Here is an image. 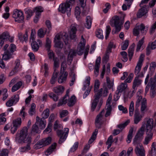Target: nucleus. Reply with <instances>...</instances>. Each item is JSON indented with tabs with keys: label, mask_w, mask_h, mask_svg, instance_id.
<instances>
[{
	"label": "nucleus",
	"mask_w": 156,
	"mask_h": 156,
	"mask_svg": "<svg viewBox=\"0 0 156 156\" xmlns=\"http://www.w3.org/2000/svg\"><path fill=\"white\" fill-rule=\"evenodd\" d=\"M90 77L89 76H87L86 77V80L85 81V83L86 84L84 85L83 89L85 90L87 87H89L90 83Z\"/></svg>",
	"instance_id": "obj_51"
},
{
	"label": "nucleus",
	"mask_w": 156,
	"mask_h": 156,
	"mask_svg": "<svg viewBox=\"0 0 156 156\" xmlns=\"http://www.w3.org/2000/svg\"><path fill=\"white\" fill-rule=\"evenodd\" d=\"M85 44V40L83 36H82L81 40L78 45L76 49V53L79 55H81L83 54Z\"/></svg>",
	"instance_id": "obj_12"
},
{
	"label": "nucleus",
	"mask_w": 156,
	"mask_h": 156,
	"mask_svg": "<svg viewBox=\"0 0 156 156\" xmlns=\"http://www.w3.org/2000/svg\"><path fill=\"white\" fill-rule=\"evenodd\" d=\"M28 32L27 31H26L25 33L24 34H23L21 33H19L18 34V37L19 40L20 41H26L28 39Z\"/></svg>",
	"instance_id": "obj_30"
},
{
	"label": "nucleus",
	"mask_w": 156,
	"mask_h": 156,
	"mask_svg": "<svg viewBox=\"0 0 156 156\" xmlns=\"http://www.w3.org/2000/svg\"><path fill=\"white\" fill-rule=\"evenodd\" d=\"M15 66L14 69L10 73L12 75L20 71L22 68V66L20 65V62L19 60H16L15 62Z\"/></svg>",
	"instance_id": "obj_25"
},
{
	"label": "nucleus",
	"mask_w": 156,
	"mask_h": 156,
	"mask_svg": "<svg viewBox=\"0 0 156 156\" xmlns=\"http://www.w3.org/2000/svg\"><path fill=\"white\" fill-rule=\"evenodd\" d=\"M134 51V49L133 46L130 47L128 49V55L130 61L131 60L133 55Z\"/></svg>",
	"instance_id": "obj_48"
},
{
	"label": "nucleus",
	"mask_w": 156,
	"mask_h": 156,
	"mask_svg": "<svg viewBox=\"0 0 156 156\" xmlns=\"http://www.w3.org/2000/svg\"><path fill=\"white\" fill-rule=\"evenodd\" d=\"M78 25L76 23L72 24L70 27V29L69 32V35L71 39H74L76 36V33L77 31V28Z\"/></svg>",
	"instance_id": "obj_16"
},
{
	"label": "nucleus",
	"mask_w": 156,
	"mask_h": 156,
	"mask_svg": "<svg viewBox=\"0 0 156 156\" xmlns=\"http://www.w3.org/2000/svg\"><path fill=\"white\" fill-rule=\"evenodd\" d=\"M113 142V136L112 135H110L108 138L107 142H106V144L108 145L107 147V149H108L111 146L112 142Z\"/></svg>",
	"instance_id": "obj_44"
},
{
	"label": "nucleus",
	"mask_w": 156,
	"mask_h": 156,
	"mask_svg": "<svg viewBox=\"0 0 156 156\" xmlns=\"http://www.w3.org/2000/svg\"><path fill=\"white\" fill-rule=\"evenodd\" d=\"M28 130L27 127H24L20 131V134L17 133L16 135V139L18 142L23 141L24 143H30L31 138L30 137H27V135Z\"/></svg>",
	"instance_id": "obj_3"
},
{
	"label": "nucleus",
	"mask_w": 156,
	"mask_h": 156,
	"mask_svg": "<svg viewBox=\"0 0 156 156\" xmlns=\"http://www.w3.org/2000/svg\"><path fill=\"white\" fill-rule=\"evenodd\" d=\"M36 123L39 125L40 128L41 129H43L46 126V123L45 120L43 118L40 119L38 116L36 118Z\"/></svg>",
	"instance_id": "obj_22"
},
{
	"label": "nucleus",
	"mask_w": 156,
	"mask_h": 156,
	"mask_svg": "<svg viewBox=\"0 0 156 156\" xmlns=\"http://www.w3.org/2000/svg\"><path fill=\"white\" fill-rule=\"evenodd\" d=\"M27 145L26 146L22 147L20 148V151L22 152L27 151L30 149V144L27 143Z\"/></svg>",
	"instance_id": "obj_46"
},
{
	"label": "nucleus",
	"mask_w": 156,
	"mask_h": 156,
	"mask_svg": "<svg viewBox=\"0 0 156 156\" xmlns=\"http://www.w3.org/2000/svg\"><path fill=\"white\" fill-rule=\"evenodd\" d=\"M149 84L151 86L150 96L152 98H153L155 95V87H156V76H154L153 78L150 79Z\"/></svg>",
	"instance_id": "obj_11"
},
{
	"label": "nucleus",
	"mask_w": 156,
	"mask_h": 156,
	"mask_svg": "<svg viewBox=\"0 0 156 156\" xmlns=\"http://www.w3.org/2000/svg\"><path fill=\"white\" fill-rule=\"evenodd\" d=\"M22 85V82L20 81L18 82L12 87V91L13 92L16 91Z\"/></svg>",
	"instance_id": "obj_40"
},
{
	"label": "nucleus",
	"mask_w": 156,
	"mask_h": 156,
	"mask_svg": "<svg viewBox=\"0 0 156 156\" xmlns=\"http://www.w3.org/2000/svg\"><path fill=\"white\" fill-rule=\"evenodd\" d=\"M140 105H141L140 111L142 112H144V111L147 110V100L145 98H143L141 96L137 97L136 103V109L137 110Z\"/></svg>",
	"instance_id": "obj_5"
},
{
	"label": "nucleus",
	"mask_w": 156,
	"mask_h": 156,
	"mask_svg": "<svg viewBox=\"0 0 156 156\" xmlns=\"http://www.w3.org/2000/svg\"><path fill=\"white\" fill-rule=\"evenodd\" d=\"M137 28L139 29V31H140L141 33L143 35H145L147 32L148 30V27H145L143 24H141L140 25L136 26Z\"/></svg>",
	"instance_id": "obj_28"
},
{
	"label": "nucleus",
	"mask_w": 156,
	"mask_h": 156,
	"mask_svg": "<svg viewBox=\"0 0 156 156\" xmlns=\"http://www.w3.org/2000/svg\"><path fill=\"white\" fill-rule=\"evenodd\" d=\"M40 132V131L39 129V128L37 125V124L36 123L35 124L33 125L32 127L31 133H39Z\"/></svg>",
	"instance_id": "obj_42"
},
{
	"label": "nucleus",
	"mask_w": 156,
	"mask_h": 156,
	"mask_svg": "<svg viewBox=\"0 0 156 156\" xmlns=\"http://www.w3.org/2000/svg\"><path fill=\"white\" fill-rule=\"evenodd\" d=\"M68 35L66 33L58 34L56 35L54 38L55 46L58 48H62L63 46L62 40L66 44H67L68 43Z\"/></svg>",
	"instance_id": "obj_2"
},
{
	"label": "nucleus",
	"mask_w": 156,
	"mask_h": 156,
	"mask_svg": "<svg viewBox=\"0 0 156 156\" xmlns=\"http://www.w3.org/2000/svg\"><path fill=\"white\" fill-rule=\"evenodd\" d=\"M76 53L73 50L71 49L69 52L68 58L69 60H72L74 56L76 55Z\"/></svg>",
	"instance_id": "obj_53"
},
{
	"label": "nucleus",
	"mask_w": 156,
	"mask_h": 156,
	"mask_svg": "<svg viewBox=\"0 0 156 156\" xmlns=\"http://www.w3.org/2000/svg\"><path fill=\"white\" fill-rule=\"evenodd\" d=\"M112 100V95L111 94H110L108 96V97L106 101V112L105 115V116L107 117L108 116L110 115L111 114L112 111V106L110 105Z\"/></svg>",
	"instance_id": "obj_14"
},
{
	"label": "nucleus",
	"mask_w": 156,
	"mask_h": 156,
	"mask_svg": "<svg viewBox=\"0 0 156 156\" xmlns=\"http://www.w3.org/2000/svg\"><path fill=\"white\" fill-rule=\"evenodd\" d=\"M133 131V129L131 128L129 130V134L127 136L126 139V142L128 143H129L131 141V140L132 138V133Z\"/></svg>",
	"instance_id": "obj_45"
},
{
	"label": "nucleus",
	"mask_w": 156,
	"mask_h": 156,
	"mask_svg": "<svg viewBox=\"0 0 156 156\" xmlns=\"http://www.w3.org/2000/svg\"><path fill=\"white\" fill-rule=\"evenodd\" d=\"M112 22L114 23V26L115 28V30L112 31V34H116V32H119L121 30V26L123 24V21L120 19L118 16H114L113 18Z\"/></svg>",
	"instance_id": "obj_8"
},
{
	"label": "nucleus",
	"mask_w": 156,
	"mask_h": 156,
	"mask_svg": "<svg viewBox=\"0 0 156 156\" xmlns=\"http://www.w3.org/2000/svg\"><path fill=\"white\" fill-rule=\"evenodd\" d=\"M142 117L138 112V111L136 109L134 115V121L135 124H137L141 119Z\"/></svg>",
	"instance_id": "obj_29"
},
{
	"label": "nucleus",
	"mask_w": 156,
	"mask_h": 156,
	"mask_svg": "<svg viewBox=\"0 0 156 156\" xmlns=\"http://www.w3.org/2000/svg\"><path fill=\"white\" fill-rule=\"evenodd\" d=\"M144 54H141L139 60L137 62V65L135 67L134 73L137 76L140 77H143L144 76V74L143 72H140L141 69L142 65V63L144 60Z\"/></svg>",
	"instance_id": "obj_6"
},
{
	"label": "nucleus",
	"mask_w": 156,
	"mask_h": 156,
	"mask_svg": "<svg viewBox=\"0 0 156 156\" xmlns=\"http://www.w3.org/2000/svg\"><path fill=\"white\" fill-rule=\"evenodd\" d=\"M56 144L55 143L52 144L47 150L45 152V154L47 156L50 155L54 151L55 148Z\"/></svg>",
	"instance_id": "obj_32"
},
{
	"label": "nucleus",
	"mask_w": 156,
	"mask_h": 156,
	"mask_svg": "<svg viewBox=\"0 0 156 156\" xmlns=\"http://www.w3.org/2000/svg\"><path fill=\"white\" fill-rule=\"evenodd\" d=\"M92 22V19L90 16H87L86 17V23L85 24V27L87 29H90L91 27Z\"/></svg>",
	"instance_id": "obj_35"
},
{
	"label": "nucleus",
	"mask_w": 156,
	"mask_h": 156,
	"mask_svg": "<svg viewBox=\"0 0 156 156\" xmlns=\"http://www.w3.org/2000/svg\"><path fill=\"white\" fill-rule=\"evenodd\" d=\"M21 123V119L20 118H18L14 120L13 122V125L19 128L20 126Z\"/></svg>",
	"instance_id": "obj_41"
},
{
	"label": "nucleus",
	"mask_w": 156,
	"mask_h": 156,
	"mask_svg": "<svg viewBox=\"0 0 156 156\" xmlns=\"http://www.w3.org/2000/svg\"><path fill=\"white\" fill-rule=\"evenodd\" d=\"M11 54L9 51L5 52L2 57L3 59L6 60L9 59L11 57Z\"/></svg>",
	"instance_id": "obj_47"
},
{
	"label": "nucleus",
	"mask_w": 156,
	"mask_h": 156,
	"mask_svg": "<svg viewBox=\"0 0 156 156\" xmlns=\"http://www.w3.org/2000/svg\"><path fill=\"white\" fill-rule=\"evenodd\" d=\"M144 37L140 40L139 41H138L137 45V48L136 49V51H139L143 44L144 43Z\"/></svg>",
	"instance_id": "obj_43"
},
{
	"label": "nucleus",
	"mask_w": 156,
	"mask_h": 156,
	"mask_svg": "<svg viewBox=\"0 0 156 156\" xmlns=\"http://www.w3.org/2000/svg\"><path fill=\"white\" fill-rule=\"evenodd\" d=\"M44 146L48 145L50 144L51 141V138L50 137H48L46 138H44L40 140Z\"/></svg>",
	"instance_id": "obj_34"
},
{
	"label": "nucleus",
	"mask_w": 156,
	"mask_h": 156,
	"mask_svg": "<svg viewBox=\"0 0 156 156\" xmlns=\"http://www.w3.org/2000/svg\"><path fill=\"white\" fill-rule=\"evenodd\" d=\"M96 35L98 38L102 39L103 36L102 35V31L101 29H98L96 31Z\"/></svg>",
	"instance_id": "obj_63"
},
{
	"label": "nucleus",
	"mask_w": 156,
	"mask_h": 156,
	"mask_svg": "<svg viewBox=\"0 0 156 156\" xmlns=\"http://www.w3.org/2000/svg\"><path fill=\"white\" fill-rule=\"evenodd\" d=\"M105 112V110L104 109L96 117L95 124L96 127L98 128L100 127L101 124L104 121L103 115Z\"/></svg>",
	"instance_id": "obj_13"
},
{
	"label": "nucleus",
	"mask_w": 156,
	"mask_h": 156,
	"mask_svg": "<svg viewBox=\"0 0 156 156\" xmlns=\"http://www.w3.org/2000/svg\"><path fill=\"white\" fill-rule=\"evenodd\" d=\"M48 96L55 101H57L58 99V97L52 92L49 93Z\"/></svg>",
	"instance_id": "obj_60"
},
{
	"label": "nucleus",
	"mask_w": 156,
	"mask_h": 156,
	"mask_svg": "<svg viewBox=\"0 0 156 156\" xmlns=\"http://www.w3.org/2000/svg\"><path fill=\"white\" fill-rule=\"evenodd\" d=\"M36 106L34 103H33L31 104L30 111H29V113L30 115H34L35 112Z\"/></svg>",
	"instance_id": "obj_54"
},
{
	"label": "nucleus",
	"mask_w": 156,
	"mask_h": 156,
	"mask_svg": "<svg viewBox=\"0 0 156 156\" xmlns=\"http://www.w3.org/2000/svg\"><path fill=\"white\" fill-rule=\"evenodd\" d=\"M135 151L138 156H145V151L144 148L141 144L137 143L135 149Z\"/></svg>",
	"instance_id": "obj_15"
},
{
	"label": "nucleus",
	"mask_w": 156,
	"mask_h": 156,
	"mask_svg": "<svg viewBox=\"0 0 156 156\" xmlns=\"http://www.w3.org/2000/svg\"><path fill=\"white\" fill-rule=\"evenodd\" d=\"M128 89L127 84L124 82V83H121L118 86L117 91H118V93H121L125 90H128Z\"/></svg>",
	"instance_id": "obj_24"
},
{
	"label": "nucleus",
	"mask_w": 156,
	"mask_h": 156,
	"mask_svg": "<svg viewBox=\"0 0 156 156\" xmlns=\"http://www.w3.org/2000/svg\"><path fill=\"white\" fill-rule=\"evenodd\" d=\"M156 67V63L155 62H152L150 64L149 69L151 73L154 72Z\"/></svg>",
	"instance_id": "obj_57"
},
{
	"label": "nucleus",
	"mask_w": 156,
	"mask_h": 156,
	"mask_svg": "<svg viewBox=\"0 0 156 156\" xmlns=\"http://www.w3.org/2000/svg\"><path fill=\"white\" fill-rule=\"evenodd\" d=\"M101 60V58L100 57H98L97 58L95 62V64L94 69V75L96 76H97L98 74Z\"/></svg>",
	"instance_id": "obj_23"
},
{
	"label": "nucleus",
	"mask_w": 156,
	"mask_h": 156,
	"mask_svg": "<svg viewBox=\"0 0 156 156\" xmlns=\"http://www.w3.org/2000/svg\"><path fill=\"white\" fill-rule=\"evenodd\" d=\"M64 87L62 86H59L54 87L53 89V91L57 94H60L62 93L64 91Z\"/></svg>",
	"instance_id": "obj_31"
},
{
	"label": "nucleus",
	"mask_w": 156,
	"mask_h": 156,
	"mask_svg": "<svg viewBox=\"0 0 156 156\" xmlns=\"http://www.w3.org/2000/svg\"><path fill=\"white\" fill-rule=\"evenodd\" d=\"M153 126L154 120L153 119H149L147 121L146 124V133H153L152 130Z\"/></svg>",
	"instance_id": "obj_18"
},
{
	"label": "nucleus",
	"mask_w": 156,
	"mask_h": 156,
	"mask_svg": "<svg viewBox=\"0 0 156 156\" xmlns=\"http://www.w3.org/2000/svg\"><path fill=\"white\" fill-rule=\"evenodd\" d=\"M134 102L133 101L131 102L129 107V114L130 116H132L133 113L134 111Z\"/></svg>",
	"instance_id": "obj_49"
},
{
	"label": "nucleus",
	"mask_w": 156,
	"mask_h": 156,
	"mask_svg": "<svg viewBox=\"0 0 156 156\" xmlns=\"http://www.w3.org/2000/svg\"><path fill=\"white\" fill-rule=\"evenodd\" d=\"M69 91L68 90L66 91V94L62 99H60L58 104V106H60L68 103V105L69 106H73L76 102V98L75 96H73L69 99L68 95Z\"/></svg>",
	"instance_id": "obj_4"
},
{
	"label": "nucleus",
	"mask_w": 156,
	"mask_h": 156,
	"mask_svg": "<svg viewBox=\"0 0 156 156\" xmlns=\"http://www.w3.org/2000/svg\"><path fill=\"white\" fill-rule=\"evenodd\" d=\"M43 11V8L41 6L36 7L34 9V12L37 15L41 16V13Z\"/></svg>",
	"instance_id": "obj_36"
},
{
	"label": "nucleus",
	"mask_w": 156,
	"mask_h": 156,
	"mask_svg": "<svg viewBox=\"0 0 156 156\" xmlns=\"http://www.w3.org/2000/svg\"><path fill=\"white\" fill-rule=\"evenodd\" d=\"M100 86L99 81L98 80H95L94 85V92L95 93L98 91Z\"/></svg>",
	"instance_id": "obj_56"
},
{
	"label": "nucleus",
	"mask_w": 156,
	"mask_h": 156,
	"mask_svg": "<svg viewBox=\"0 0 156 156\" xmlns=\"http://www.w3.org/2000/svg\"><path fill=\"white\" fill-rule=\"evenodd\" d=\"M129 120H127L123 123L118 125H117V127L120 129L122 130L129 123Z\"/></svg>",
	"instance_id": "obj_52"
},
{
	"label": "nucleus",
	"mask_w": 156,
	"mask_h": 156,
	"mask_svg": "<svg viewBox=\"0 0 156 156\" xmlns=\"http://www.w3.org/2000/svg\"><path fill=\"white\" fill-rule=\"evenodd\" d=\"M58 121H55L54 125V129L56 131L57 136L59 138L58 143L60 144L63 143L66 139L69 132L68 128H65L64 130H62V126L58 123Z\"/></svg>",
	"instance_id": "obj_1"
},
{
	"label": "nucleus",
	"mask_w": 156,
	"mask_h": 156,
	"mask_svg": "<svg viewBox=\"0 0 156 156\" xmlns=\"http://www.w3.org/2000/svg\"><path fill=\"white\" fill-rule=\"evenodd\" d=\"M19 100L18 94L14 95L6 103V105L8 107H11L13 104H16Z\"/></svg>",
	"instance_id": "obj_17"
},
{
	"label": "nucleus",
	"mask_w": 156,
	"mask_h": 156,
	"mask_svg": "<svg viewBox=\"0 0 156 156\" xmlns=\"http://www.w3.org/2000/svg\"><path fill=\"white\" fill-rule=\"evenodd\" d=\"M37 41H31V46L32 50L34 51H37L39 49V46L42 44L41 41L39 40H37Z\"/></svg>",
	"instance_id": "obj_19"
},
{
	"label": "nucleus",
	"mask_w": 156,
	"mask_h": 156,
	"mask_svg": "<svg viewBox=\"0 0 156 156\" xmlns=\"http://www.w3.org/2000/svg\"><path fill=\"white\" fill-rule=\"evenodd\" d=\"M120 54L122 57V61L124 62H126L128 60L127 53L125 51H123L121 52Z\"/></svg>",
	"instance_id": "obj_62"
},
{
	"label": "nucleus",
	"mask_w": 156,
	"mask_h": 156,
	"mask_svg": "<svg viewBox=\"0 0 156 156\" xmlns=\"http://www.w3.org/2000/svg\"><path fill=\"white\" fill-rule=\"evenodd\" d=\"M144 127L142 126L138 131L133 140L134 144L139 143V142L142 141L144 133Z\"/></svg>",
	"instance_id": "obj_10"
},
{
	"label": "nucleus",
	"mask_w": 156,
	"mask_h": 156,
	"mask_svg": "<svg viewBox=\"0 0 156 156\" xmlns=\"http://www.w3.org/2000/svg\"><path fill=\"white\" fill-rule=\"evenodd\" d=\"M7 90L6 89H3L0 90V94L3 95L2 100L3 101L5 100L8 97V94L7 93Z\"/></svg>",
	"instance_id": "obj_38"
},
{
	"label": "nucleus",
	"mask_w": 156,
	"mask_h": 156,
	"mask_svg": "<svg viewBox=\"0 0 156 156\" xmlns=\"http://www.w3.org/2000/svg\"><path fill=\"white\" fill-rule=\"evenodd\" d=\"M68 73L66 72L62 71V70L59 74V76L58 79L59 83H61L64 82L66 80Z\"/></svg>",
	"instance_id": "obj_20"
},
{
	"label": "nucleus",
	"mask_w": 156,
	"mask_h": 156,
	"mask_svg": "<svg viewBox=\"0 0 156 156\" xmlns=\"http://www.w3.org/2000/svg\"><path fill=\"white\" fill-rule=\"evenodd\" d=\"M80 12L81 11L80 8L78 6L76 7L75 8V14L76 18L77 19H79L80 18Z\"/></svg>",
	"instance_id": "obj_58"
},
{
	"label": "nucleus",
	"mask_w": 156,
	"mask_h": 156,
	"mask_svg": "<svg viewBox=\"0 0 156 156\" xmlns=\"http://www.w3.org/2000/svg\"><path fill=\"white\" fill-rule=\"evenodd\" d=\"M34 11L30 9H28L26 11L25 13L27 14V18L28 20L30 18V17L33 15Z\"/></svg>",
	"instance_id": "obj_61"
},
{
	"label": "nucleus",
	"mask_w": 156,
	"mask_h": 156,
	"mask_svg": "<svg viewBox=\"0 0 156 156\" xmlns=\"http://www.w3.org/2000/svg\"><path fill=\"white\" fill-rule=\"evenodd\" d=\"M75 0H67L66 3H62L59 6L58 10L62 13H64L66 12L67 14L69 13L71 10V4L72 2H74Z\"/></svg>",
	"instance_id": "obj_7"
},
{
	"label": "nucleus",
	"mask_w": 156,
	"mask_h": 156,
	"mask_svg": "<svg viewBox=\"0 0 156 156\" xmlns=\"http://www.w3.org/2000/svg\"><path fill=\"white\" fill-rule=\"evenodd\" d=\"M98 101V98H95V99L92 103V105L91 107V109L93 111L97 105V103Z\"/></svg>",
	"instance_id": "obj_55"
},
{
	"label": "nucleus",
	"mask_w": 156,
	"mask_h": 156,
	"mask_svg": "<svg viewBox=\"0 0 156 156\" xmlns=\"http://www.w3.org/2000/svg\"><path fill=\"white\" fill-rule=\"evenodd\" d=\"M139 77H136L135 78L133 82V85L132 88L133 89L136 90L137 87L139 86L141 84L142 80Z\"/></svg>",
	"instance_id": "obj_26"
},
{
	"label": "nucleus",
	"mask_w": 156,
	"mask_h": 156,
	"mask_svg": "<svg viewBox=\"0 0 156 156\" xmlns=\"http://www.w3.org/2000/svg\"><path fill=\"white\" fill-rule=\"evenodd\" d=\"M98 131V130L97 129H96L95 130V131L93 133L90 138V139L88 141V143L89 144H91L95 140Z\"/></svg>",
	"instance_id": "obj_39"
},
{
	"label": "nucleus",
	"mask_w": 156,
	"mask_h": 156,
	"mask_svg": "<svg viewBox=\"0 0 156 156\" xmlns=\"http://www.w3.org/2000/svg\"><path fill=\"white\" fill-rule=\"evenodd\" d=\"M146 133V135L143 142V144L144 145H147L149 143L151 140L153 136V133Z\"/></svg>",
	"instance_id": "obj_27"
},
{
	"label": "nucleus",
	"mask_w": 156,
	"mask_h": 156,
	"mask_svg": "<svg viewBox=\"0 0 156 156\" xmlns=\"http://www.w3.org/2000/svg\"><path fill=\"white\" fill-rule=\"evenodd\" d=\"M42 143L41 142V140H40L37 142V143L35 144L34 146V149L37 150L39 149L42 147H44L43 144H42Z\"/></svg>",
	"instance_id": "obj_59"
},
{
	"label": "nucleus",
	"mask_w": 156,
	"mask_h": 156,
	"mask_svg": "<svg viewBox=\"0 0 156 156\" xmlns=\"http://www.w3.org/2000/svg\"><path fill=\"white\" fill-rule=\"evenodd\" d=\"M12 17L15 19V21L19 23L23 22L24 16L22 12L17 9L14 10L12 14Z\"/></svg>",
	"instance_id": "obj_9"
},
{
	"label": "nucleus",
	"mask_w": 156,
	"mask_h": 156,
	"mask_svg": "<svg viewBox=\"0 0 156 156\" xmlns=\"http://www.w3.org/2000/svg\"><path fill=\"white\" fill-rule=\"evenodd\" d=\"M152 148L150 153L151 156H156V144L155 142L153 143L152 145Z\"/></svg>",
	"instance_id": "obj_37"
},
{
	"label": "nucleus",
	"mask_w": 156,
	"mask_h": 156,
	"mask_svg": "<svg viewBox=\"0 0 156 156\" xmlns=\"http://www.w3.org/2000/svg\"><path fill=\"white\" fill-rule=\"evenodd\" d=\"M9 151L7 149H4L0 153V156H8Z\"/></svg>",
	"instance_id": "obj_64"
},
{
	"label": "nucleus",
	"mask_w": 156,
	"mask_h": 156,
	"mask_svg": "<svg viewBox=\"0 0 156 156\" xmlns=\"http://www.w3.org/2000/svg\"><path fill=\"white\" fill-rule=\"evenodd\" d=\"M144 6L145 7H141V8L138 12L137 14L138 17L140 18L147 12L148 7L147 5Z\"/></svg>",
	"instance_id": "obj_21"
},
{
	"label": "nucleus",
	"mask_w": 156,
	"mask_h": 156,
	"mask_svg": "<svg viewBox=\"0 0 156 156\" xmlns=\"http://www.w3.org/2000/svg\"><path fill=\"white\" fill-rule=\"evenodd\" d=\"M58 73V72L57 71L56 69H55L54 72L53 73L52 76L50 80L51 84H53L55 83Z\"/></svg>",
	"instance_id": "obj_33"
},
{
	"label": "nucleus",
	"mask_w": 156,
	"mask_h": 156,
	"mask_svg": "<svg viewBox=\"0 0 156 156\" xmlns=\"http://www.w3.org/2000/svg\"><path fill=\"white\" fill-rule=\"evenodd\" d=\"M49 114V110L48 108H47L45 110L42 114V118L44 119L47 118Z\"/></svg>",
	"instance_id": "obj_50"
}]
</instances>
